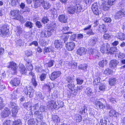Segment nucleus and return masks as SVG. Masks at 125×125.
<instances>
[{
    "mask_svg": "<svg viewBox=\"0 0 125 125\" xmlns=\"http://www.w3.org/2000/svg\"><path fill=\"white\" fill-rule=\"evenodd\" d=\"M107 121L105 119H101L100 120L99 124H101V125H107Z\"/></svg>",
    "mask_w": 125,
    "mask_h": 125,
    "instance_id": "nucleus-53",
    "label": "nucleus"
},
{
    "mask_svg": "<svg viewBox=\"0 0 125 125\" xmlns=\"http://www.w3.org/2000/svg\"><path fill=\"white\" fill-rule=\"evenodd\" d=\"M52 121L54 124L59 123L60 121V119L59 117L56 115H52Z\"/></svg>",
    "mask_w": 125,
    "mask_h": 125,
    "instance_id": "nucleus-16",
    "label": "nucleus"
},
{
    "mask_svg": "<svg viewBox=\"0 0 125 125\" xmlns=\"http://www.w3.org/2000/svg\"><path fill=\"white\" fill-rule=\"evenodd\" d=\"M106 88V85L105 84H101L99 85V89L100 91H105V89Z\"/></svg>",
    "mask_w": 125,
    "mask_h": 125,
    "instance_id": "nucleus-35",
    "label": "nucleus"
},
{
    "mask_svg": "<svg viewBox=\"0 0 125 125\" xmlns=\"http://www.w3.org/2000/svg\"><path fill=\"white\" fill-rule=\"evenodd\" d=\"M119 62L116 60H113L111 61L109 64V67L112 69L115 68L117 64Z\"/></svg>",
    "mask_w": 125,
    "mask_h": 125,
    "instance_id": "nucleus-12",
    "label": "nucleus"
},
{
    "mask_svg": "<svg viewBox=\"0 0 125 125\" xmlns=\"http://www.w3.org/2000/svg\"><path fill=\"white\" fill-rule=\"evenodd\" d=\"M11 105L12 108L11 110L12 115L13 117H16V109L15 108V104L14 103L12 102L11 103Z\"/></svg>",
    "mask_w": 125,
    "mask_h": 125,
    "instance_id": "nucleus-21",
    "label": "nucleus"
},
{
    "mask_svg": "<svg viewBox=\"0 0 125 125\" xmlns=\"http://www.w3.org/2000/svg\"><path fill=\"white\" fill-rule=\"evenodd\" d=\"M11 121L10 120H7L4 121L3 125H10Z\"/></svg>",
    "mask_w": 125,
    "mask_h": 125,
    "instance_id": "nucleus-64",
    "label": "nucleus"
},
{
    "mask_svg": "<svg viewBox=\"0 0 125 125\" xmlns=\"http://www.w3.org/2000/svg\"><path fill=\"white\" fill-rule=\"evenodd\" d=\"M36 97L37 99L40 100H42L44 99V97L43 95L40 92H37L36 93Z\"/></svg>",
    "mask_w": 125,
    "mask_h": 125,
    "instance_id": "nucleus-22",
    "label": "nucleus"
},
{
    "mask_svg": "<svg viewBox=\"0 0 125 125\" xmlns=\"http://www.w3.org/2000/svg\"><path fill=\"white\" fill-rule=\"evenodd\" d=\"M54 62L53 60H50L48 62L46 63L45 65L47 67H51L53 66Z\"/></svg>",
    "mask_w": 125,
    "mask_h": 125,
    "instance_id": "nucleus-42",
    "label": "nucleus"
},
{
    "mask_svg": "<svg viewBox=\"0 0 125 125\" xmlns=\"http://www.w3.org/2000/svg\"><path fill=\"white\" fill-rule=\"evenodd\" d=\"M55 105L56 106L55 107V109L56 110H57L59 108L62 107L64 105L62 101H57V102H56Z\"/></svg>",
    "mask_w": 125,
    "mask_h": 125,
    "instance_id": "nucleus-20",
    "label": "nucleus"
},
{
    "mask_svg": "<svg viewBox=\"0 0 125 125\" xmlns=\"http://www.w3.org/2000/svg\"><path fill=\"white\" fill-rule=\"evenodd\" d=\"M35 24L36 26L38 28H41L42 27L41 23L39 21H37L36 22Z\"/></svg>",
    "mask_w": 125,
    "mask_h": 125,
    "instance_id": "nucleus-61",
    "label": "nucleus"
},
{
    "mask_svg": "<svg viewBox=\"0 0 125 125\" xmlns=\"http://www.w3.org/2000/svg\"><path fill=\"white\" fill-rule=\"evenodd\" d=\"M47 28L48 29L47 31L45 30H43L42 31L41 33V36L42 37H49L52 35V33L54 31L48 27Z\"/></svg>",
    "mask_w": 125,
    "mask_h": 125,
    "instance_id": "nucleus-2",
    "label": "nucleus"
},
{
    "mask_svg": "<svg viewBox=\"0 0 125 125\" xmlns=\"http://www.w3.org/2000/svg\"><path fill=\"white\" fill-rule=\"evenodd\" d=\"M100 78L99 77H96L95 78L94 77V80L93 81L94 84L98 85V83L100 82Z\"/></svg>",
    "mask_w": 125,
    "mask_h": 125,
    "instance_id": "nucleus-44",
    "label": "nucleus"
},
{
    "mask_svg": "<svg viewBox=\"0 0 125 125\" xmlns=\"http://www.w3.org/2000/svg\"><path fill=\"white\" fill-rule=\"evenodd\" d=\"M9 31V30L8 28V26L7 25H5L2 26L1 30V35L3 37H4Z\"/></svg>",
    "mask_w": 125,
    "mask_h": 125,
    "instance_id": "nucleus-5",
    "label": "nucleus"
},
{
    "mask_svg": "<svg viewBox=\"0 0 125 125\" xmlns=\"http://www.w3.org/2000/svg\"><path fill=\"white\" fill-rule=\"evenodd\" d=\"M103 20L107 23L108 22L110 23L112 21L111 19L109 17H106L104 18L103 19Z\"/></svg>",
    "mask_w": 125,
    "mask_h": 125,
    "instance_id": "nucleus-57",
    "label": "nucleus"
},
{
    "mask_svg": "<svg viewBox=\"0 0 125 125\" xmlns=\"http://www.w3.org/2000/svg\"><path fill=\"white\" fill-rule=\"evenodd\" d=\"M24 92L26 95H28L31 98L33 97L34 94V90L31 87H29L24 88Z\"/></svg>",
    "mask_w": 125,
    "mask_h": 125,
    "instance_id": "nucleus-3",
    "label": "nucleus"
},
{
    "mask_svg": "<svg viewBox=\"0 0 125 125\" xmlns=\"http://www.w3.org/2000/svg\"><path fill=\"white\" fill-rule=\"evenodd\" d=\"M40 112H45V107L42 105H41L40 107Z\"/></svg>",
    "mask_w": 125,
    "mask_h": 125,
    "instance_id": "nucleus-60",
    "label": "nucleus"
},
{
    "mask_svg": "<svg viewBox=\"0 0 125 125\" xmlns=\"http://www.w3.org/2000/svg\"><path fill=\"white\" fill-rule=\"evenodd\" d=\"M113 73V71L109 69H106L104 71V73L106 75H108Z\"/></svg>",
    "mask_w": 125,
    "mask_h": 125,
    "instance_id": "nucleus-46",
    "label": "nucleus"
},
{
    "mask_svg": "<svg viewBox=\"0 0 125 125\" xmlns=\"http://www.w3.org/2000/svg\"><path fill=\"white\" fill-rule=\"evenodd\" d=\"M110 51L111 52H118V50L117 48L116 47L114 46L110 48Z\"/></svg>",
    "mask_w": 125,
    "mask_h": 125,
    "instance_id": "nucleus-56",
    "label": "nucleus"
},
{
    "mask_svg": "<svg viewBox=\"0 0 125 125\" xmlns=\"http://www.w3.org/2000/svg\"><path fill=\"white\" fill-rule=\"evenodd\" d=\"M51 51V49L50 47H45L43 51L44 53L49 52Z\"/></svg>",
    "mask_w": 125,
    "mask_h": 125,
    "instance_id": "nucleus-52",
    "label": "nucleus"
},
{
    "mask_svg": "<svg viewBox=\"0 0 125 125\" xmlns=\"http://www.w3.org/2000/svg\"><path fill=\"white\" fill-rule=\"evenodd\" d=\"M19 69L20 71H21L22 74L24 73L26 74V73L27 71L24 65L22 64H20L19 65Z\"/></svg>",
    "mask_w": 125,
    "mask_h": 125,
    "instance_id": "nucleus-23",
    "label": "nucleus"
},
{
    "mask_svg": "<svg viewBox=\"0 0 125 125\" xmlns=\"http://www.w3.org/2000/svg\"><path fill=\"white\" fill-rule=\"evenodd\" d=\"M66 84L67 87L72 91H73L76 90L74 83Z\"/></svg>",
    "mask_w": 125,
    "mask_h": 125,
    "instance_id": "nucleus-29",
    "label": "nucleus"
},
{
    "mask_svg": "<svg viewBox=\"0 0 125 125\" xmlns=\"http://www.w3.org/2000/svg\"><path fill=\"white\" fill-rule=\"evenodd\" d=\"M10 111L8 109H5L1 113V116L3 118L8 117L10 115Z\"/></svg>",
    "mask_w": 125,
    "mask_h": 125,
    "instance_id": "nucleus-14",
    "label": "nucleus"
},
{
    "mask_svg": "<svg viewBox=\"0 0 125 125\" xmlns=\"http://www.w3.org/2000/svg\"><path fill=\"white\" fill-rule=\"evenodd\" d=\"M107 63L106 60H104L99 62L98 64L99 66L101 67H103Z\"/></svg>",
    "mask_w": 125,
    "mask_h": 125,
    "instance_id": "nucleus-32",
    "label": "nucleus"
},
{
    "mask_svg": "<svg viewBox=\"0 0 125 125\" xmlns=\"http://www.w3.org/2000/svg\"><path fill=\"white\" fill-rule=\"evenodd\" d=\"M27 62L26 64V67L28 70L29 71H31L33 69V66L31 63L29 62H28L26 60Z\"/></svg>",
    "mask_w": 125,
    "mask_h": 125,
    "instance_id": "nucleus-36",
    "label": "nucleus"
},
{
    "mask_svg": "<svg viewBox=\"0 0 125 125\" xmlns=\"http://www.w3.org/2000/svg\"><path fill=\"white\" fill-rule=\"evenodd\" d=\"M35 116L41 119V117L42 116V113L40 112L39 111H35L34 114Z\"/></svg>",
    "mask_w": 125,
    "mask_h": 125,
    "instance_id": "nucleus-39",
    "label": "nucleus"
},
{
    "mask_svg": "<svg viewBox=\"0 0 125 125\" xmlns=\"http://www.w3.org/2000/svg\"><path fill=\"white\" fill-rule=\"evenodd\" d=\"M3 101L2 98L0 97V109L1 110L4 107V105L3 104Z\"/></svg>",
    "mask_w": 125,
    "mask_h": 125,
    "instance_id": "nucleus-51",
    "label": "nucleus"
},
{
    "mask_svg": "<svg viewBox=\"0 0 125 125\" xmlns=\"http://www.w3.org/2000/svg\"><path fill=\"white\" fill-rule=\"evenodd\" d=\"M87 111V109H86V108L85 106H83L81 110H80L79 112L80 114L82 115L83 113H85Z\"/></svg>",
    "mask_w": 125,
    "mask_h": 125,
    "instance_id": "nucleus-49",
    "label": "nucleus"
},
{
    "mask_svg": "<svg viewBox=\"0 0 125 125\" xmlns=\"http://www.w3.org/2000/svg\"><path fill=\"white\" fill-rule=\"evenodd\" d=\"M118 56L119 58L123 59L125 57V55L124 53L119 52L118 54Z\"/></svg>",
    "mask_w": 125,
    "mask_h": 125,
    "instance_id": "nucleus-55",
    "label": "nucleus"
},
{
    "mask_svg": "<svg viewBox=\"0 0 125 125\" xmlns=\"http://www.w3.org/2000/svg\"><path fill=\"white\" fill-rule=\"evenodd\" d=\"M97 52V50L93 48H92L90 49L89 51V53L90 54L95 55Z\"/></svg>",
    "mask_w": 125,
    "mask_h": 125,
    "instance_id": "nucleus-41",
    "label": "nucleus"
},
{
    "mask_svg": "<svg viewBox=\"0 0 125 125\" xmlns=\"http://www.w3.org/2000/svg\"><path fill=\"white\" fill-rule=\"evenodd\" d=\"M87 50L83 47H81L78 49L76 51V53L80 56L85 54Z\"/></svg>",
    "mask_w": 125,
    "mask_h": 125,
    "instance_id": "nucleus-8",
    "label": "nucleus"
},
{
    "mask_svg": "<svg viewBox=\"0 0 125 125\" xmlns=\"http://www.w3.org/2000/svg\"><path fill=\"white\" fill-rule=\"evenodd\" d=\"M46 26L53 31H55L56 30V25L55 23L54 22H52L49 25V24H47Z\"/></svg>",
    "mask_w": 125,
    "mask_h": 125,
    "instance_id": "nucleus-19",
    "label": "nucleus"
},
{
    "mask_svg": "<svg viewBox=\"0 0 125 125\" xmlns=\"http://www.w3.org/2000/svg\"><path fill=\"white\" fill-rule=\"evenodd\" d=\"M36 121H37L36 119L31 118L29 120L28 123L29 125H35L36 123Z\"/></svg>",
    "mask_w": 125,
    "mask_h": 125,
    "instance_id": "nucleus-33",
    "label": "nucleus"
},
{
    "mask_svg": "<svg viewBox=\"0 0 125 125\" xmlns=\"http://www.w3.org/2000/svg\"><path fill=\"white\" fill-rule=\"evenodd\" d=\"M50 11L53 15H56L57 13L56 10L54 8H52L50 9Z\"/></svg>",
    "mask_w": 125,
    "mask_h": 125,
    "instance_id": "nucleus-59",
    "label": "nucleus"
},
{
    "mask_svg": "<svg viewBox=\"0 0 125 125\" xmlns=\"http://www.w3.org/2000/svg\"><path fill=\"white\" fill-rule=\"evenodd\" d=\"M76 80L77 84L80 85L82 84L83 82V79L79 77L77 78Z\"/></svg>",
    "mask_w": 125,
    "mask_h": 125,
    "instance_id": "nucleus-47",
    "label": "nucleus"
},
{
    "mask_svg": "<svg viewBox=\"0 0 125 125\" xmlns=\"http://www.w3.org/2000/svg\"><path fill=\"white\" fill-rule=\"evenodd\" d=\"M94 13L96 15H99V7L96 3H95L92 4V8Z\"/></svg>",
    "mask_w": 125,
    "mask_h": 125,
    "instance_id": "nucleus-6",
    "label": "nucleus"
},
{
    "mask_svg": "<svg viewBox=\"0 0 125 125\" xmlns=\"http://www.w3.org/2000/svg\"><path fill=\"white\" fill-rule=\"evenodd\" d=\"M124 9H121L115 14V19L117 20L119 19L122 18L123 16H124Z\"/></svg>",
    "mask_w": 125,
    "mask_h": 125,
    "instance_id": "nucleus-4",
    "label": "nucleus"
},
{
    "mask_svg": "<svg viewBox=\"0 0 125 125\" xmlns=\"http://www.w3.org/2000/svg\"><path fill=\"white\" fill-rule=\"evenodd\" d=\"M85 93L86 95L88 96H90L93 93L92 90L90 87H87L85 90Z\"/></svg>",
    "mask_w": 125,
    "mask_h": 125,
    "instance_id": "nucleus-27",
    "label": "nucleus"
},
{
    "mask_svg": "<svg viewBox=\"0 0 125 125\" xmlns=\"http://www.w3.org/2000/svg\"><path fill=\"white\" fill-rule=\"evenodd\" d=\"M33 24L31 22L27 21L25 24V26L30 29H31L33 27Z\"/></svg>",
    "mask_w": 125,
    "mask_h": 125,
    "instance_id": "nucleus-40",
    "label": "nucleus"
},
{
    "mask_svg": "<svg viewBox=\"0 0 125 125\" xmlns=\"http://www.w3.org/2000/svg\"><path fill=\"white\" fill-rule=\"evenodd\" d=\"M117 38L122 40L125 39V35L121 32L119 33L116 35Z\"/></svg>",
    "mask_w": 125,
    "mask_h": 125,
    "instance_id": "nucleus-30",
    "label": "nucleus"
},
{
    "mask_svg": "<svg viewBox=\"0 0 125 125\" xmlns=\"http://www.w3.org/2000/svg\"><path fill=\"white\" fill-rule=\"evenodd\" d=\"M75 8V6H73L69 7L67 9L68 12L69 14L74 13L76 11Z\"/></svg>",
    "mask_w": 125,
    "mask_h": 125,
    "instance_id": "nucleus-24",
    "label": "nucleus"
},
{
    "mask_svg": "<svg viewBox=\"0 0 125 125\" xmlns=\"http://www.w3.org/2000/svg\"><path fill=\"white\" fill-rule=\"evenodd\" d=\"M82 117L81 115L78 114L75 115V119L76 120L77 122H81L82 120Z\"/></svg>",
    "mask_w": 125,
    "mask_h": 125,
    "instance_id": "nucleus-38",
    "label": "nucleus"
},
{
    "mask_svg": "<svg viewBox=\"0 0 125 125\" xmlns=\"http://www.w3.org/2000/svg\"><path fill=\"white\" fill-rule=\"evenodd\" d=\"M54 86V85L53 83H49L47 84L44 85L43 86L44 88L47 89L49 91H51L52 89L53 88Z\"/></svg>",
    "mask_w": 125,
    "mask_h": 125,
    "instance_id": "nucleus-18",
    "label": "nucleus"
},
{
    "mask_svg": "<svg viewBox=\"0 0 125 125\" xmlns=\"http://www.w3.org/2000/svg\"><path fill=\"white\" fill-rule=\"evenodd\" d=\"M49 21V20L48 18L47 17H44L42 18V22L44 24L47 23Z\"/></svg>",
    "mask_w": 125,
    "mask_h": 125,
    "instance_id": "nucleus-48",
    "label": "nucleus"
},
{
    "mask_svg": "<svg viewBox=\"0 0 125 125\" xmlns=\"http://www.w3.org/2000/svg\"><path fill=\"white\" fill-rule=\"evenodd\" d=\"M51 6L49 2L45 1L42 4V7L45 9H48Z\"/></svg>",
    "mask_w": 125,
    "mask_h": 125,
    "instance_id": "nucleus-34",
    "label": "nucleus"
},
{
    "mask_svg": "<svg viewBox=\"0 0 125 125\" xmlns=\"http://www.w3.org/2000/svg\"><path fill=\"white\" fill-rule=\"evenodd\" d=\"M56 102L54 101L51 100L49 101L48 103L47 104V107L48 108H51V109L54 108L56 106L55 104Z\"/></svg>",
    "mask_w": 125,
    "mask_h": 125,
    "instance_id": "nucleus-13",
    "label": "nucleus"
},
{
    "mask_svg": "<svg viewBox=\"0 0 125 125\" xmlns=\"http://www.w3.org/2000/svg\"><path fill=\"white\" fill-rule=\"evenodd\" d=\"M71 65L72 66V67L73 68H76L77 66V63L76 62L74 61H72L70 63Z\"/></svg>",
    "mask_w": 125,
    "mask_h": 125,
    "instance_id": "nucleus-62",
    "label": "nucleus"
},
{
    "mask_svg": "<svg viewBox=\"0 0 125 125\" xmlns=\"http://www.w3.org/2000/svg\"><path fill=\"white\" fill-rule=\"evenodd\" d=\"M102 6L103 10L105 11H106L109 10L110 6L106 2L104 3H103Z\"/></svg>",
    "mask_w": 125,
    "mask_h": 125,
    "instance_id": "nucleus-25",
    "label": "nucleus"
},
{
    "mask_svg": "<svg viewBox=\"0 0 125 125\" xmlns=\"http://www.w3.org/2000/svg\"><path fill=\"white\" fill-rule=\"evenodd\" d=\"M8 68H11L13 71H16V63L13 62H11L9 63V65L8 66Z\"/></svg>",
    "mask_w": 125,
    "mask_h": 125,
    "instance_id": "nucleus-28",
    "label": "nucleus"
},
{
    "mask_svg": "<svg viewBox=\"0 0 125 125\" xmlns=\"http://www.w3.org/2000/svg\"><path fill=\"white\" fill-rule=\"evenodd\" d=\"M58 19L59 21L62 23H66L67 21V17L65 15H59Z\"/></svg>",
    "mask_w": 125,
    "mask_h": 125,
    "instance_id": "nucleus-11",
    "label": "nucleus"
},
{
    "mask_svg": "<svg viewBox=\"0 0 125 125\" xmlns=\"http://www.w3.org/2000/svg\"><path fill=\"white\" fill-rule=\"evenodd\" d=\"M12 19H15L16 18V10H11L10 13Z\"/></svg>",
    "mask_w": 125,
    "mask_h": 125,
    "instance_id": "nucleus-45",
    "label": "nucleus"
},
{
    "mask_svg": "<svg viewBox=\"0 0 125 125\" xmlns=\"http://www.w3.org/2000/svg\"><path fill=\"white\" fill-rule=\"evenodd\" d=\"M96 107L100 109H103L105 108V105L101 102L99 101H97L96 102Z\"/></svg>",
    "mask_w": 125,
    "mask_h": 125,
    "instance_id": "nucleus-15",
    "label": "nucleus"
},
{
    "mask_svg": "<svg viewBox=\"0 0 125 125\" xmlns=\"http://www.w3.org/2000/svg\"><path fill=\"white\" fill-rule=\"evenodd\" d=\"M61 74L60 71L54 72L50 76V79L52 80H54L60 76Z\"/></svg>",
    "mask_w": 125,
    "mask_h": 125,
    "instance_id": "nucleus-7",
    "label": "nucleus"
},
{
    "mask_svg": "<svg viewBox=\"0 0 125 125\" xmlns=\"http://www.w3.org/2000/svg\"><path fill=\"white\" fill-rule=\"evenodd\" d=\"M74 79L73 77L70 76H68L67 77L66 80L65 82V84L73 83L74 81Z\"/></svg>",
    "mask_w": 125,
    "mask_h": 125,
    "instance_id": "nucleus-31",
    "label": "nucleus"
},
{
    "mask_svg": "<svg viewBox=\"0 0 125 125\" xmlns=\"http://www.w3.org/2000/svg\"><path fill=\"white\" fill-rule=\"evenodd\" d=\"M99 30L100 31L101 33H105L107 31V30L106 29L105 27H103H103H101V28L100 27H99Z\"/></svg>",
    "mask_w": 125,
    "mask_h": 125,
    "instance_id": "nucleus-54",
    "label": "nucleus"
},
{
    "mask_svg": "<svg viewBox=\"0 0 125 125\" xmlns=\"http://www.w3.org/2000/svg\"><path fill=\"white\" fill-rule=\"evenodd\" d=\"M54 45L55 48L60 49L62 47V42L60 40H56L54 43Z\"/></svg>",
    "mask_w": 125,
    "mask_h": 125,
    "instance_id": "nucleus-9",
    "label": "nucleus"
},
{
    "mask_svg": "<svg viewBox=\"0 0 125 125\" xmlns=\"http://www.w3.org/2000/svg\"><path fill=\"white\" fill-rule=\"evenodd\" d=\"M75 7L76 12L77 13L83 12L84 10L82 6L80 4H77L75 6Z\"/></svg>",
    "mask_w": 125,
    "mask_h": 125,
    "instance_id": "nucleus-17",
    "label": "nucleus"
},
{
    "mask_svg": "<svg viewBox=\"0 0 125 125\" xmlns=\"http://www.w3.org/2000/svg\"><path fill=\"white\" fill-rule=\"evenodd\" d=\"M98 41V39L96 38H93L90 39L89 43V45L91 46H93L96 44V42Z\"/></svg>",
    "mask_w": 125,
    "mask_h": 125,
    "instance_id": "nucleus-26",
    "label": "nucleus"
},
{
    "mask_svg": "<svg viewBox=\"0 0 125 125\" xmlns=\"http://www.w3.org/2000/svg\"><path fill=\"white\" fill-rule=\"evenodd\" d=\"M101 52L103 53H107L110 52V45L107 43H103L101 47Z\"/></svg>",
    "mask_w": 125,
    "mask_h": 125,
    "instance_id": "nucleus-1",
    "label": "nucleus"
},
{
    "mask_svg": "<svg viewBox=\"0 0 125 125\" xmlns=\"http://www.w3.org/2000/svg\"><path fill=\"white\" fill-rule=\"evenodd\" d=\"M75 46L74 43L72 42L67 43L66 44V47L67 49L69 51L73 50Z\"/></svg>",
    "mask_w": 125,
    "mask_h": 125,
    "instance_id": "nucleus-10",
    "label": "nucleus"
},
{
    "mask_svg": "<svg viewBox=\"0 0 125 125\" xmlns=\"http://www.w3.org/2000/svg\"><path fill=\"white\" fill-rule=\"evenodd\" d=\"M17 33L18 34H17V35L18 36L22 33L23 31L22 29L19 26L17 27Z\"/></svg>",
    "mask_w": 125,
    "mask_h": 125,
    "instance_id": "nucleus-50",
    "label": "nucleus"
},
{
    "mask_svg": "<svg viewBox=\"0 0 125 125\" xmlns=\"http://www.w3.org/2000/svg\"><path fill=\"white\" fill-rule=\"evenodd\" d=\"M116 81V79L114 78H111L109 80V84L110 85L112 86L114 84Z\"/></svg>",
    "mask_w": 125,
    "mask_h": 125,
    "instance_id": "nucleus-37",
    "label": "nucleus"
},
{
    "mask_svg": "<svg viewBox=\"0 0 125 125\" xmlns=\"http://www.w3.org/2000/svg\"><path fill=\"white\" fill-rule=\"evenodd\" d=\"M109 115L111 117H113L115 114V111L113 110H110L109 113Z\"/></svg>",
    "mask_w": 125,
    "mask_h": 125,
    "instance_id": "nucleus-58",
    "label": "nucleus"
},
{
    "mask_svg": "<svg viewBox=\"0 0 125 125\" xmlns=\"http://www.w3.org/2000/svg\"><path fill=\"white\" fill-rule=\"evenodd\" d=\"M87 67V65L86 64H84L79 65V68L81 69L85 70L86 69Z\"/></svg>",
    "mask_w": 125,
    "mask_h": 125,
    "instance_id": "nucleus-43",
    "label": "nucleus"
},
{
    "mask_svg": "<svg viewBox=\"0 0 125 125\" xmlns=\"http://www.w3.org/2000/svg\"><path fill=\"white\" fill-rule=\"evenodd\" d=\"M116 0H108V4L109 5H112L115 4Z\"/></svg>",
    "mask_w": 125,
    "mask_h": 125,
    "instance_id": "nucleus-63",
    "label": "nucleus"
}]
</instances>
